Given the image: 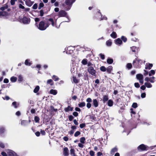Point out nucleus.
<instances>
[{
  "label": "nucleus",
  "instance_id": "680f3d73",
  "mask_svg": "<svg viewBox=\"0 0 156 156\" xmlns=\"http://www.w3.org/2000/svg\"><path fill=\"white\" fill-rule=\"evenodd\" d=\"M90 154L91 156H94V152L93 151H90Z\"/></svg>",
  "mask_w": 156,
  "mask_h": 156
},
{
  "label": "nucleus",
  "instance_id": "e2e57ef3",
  "mask_svg": "<svg viewBox=\"0 0 156 156\" xmlns=\"http://www.w3.org/2000/svg\"><path fill=\"white\" fill-rule=\"evenodd\" d=\"M44 13V12L43 10H41L40 11V16H43Z\"/></svg>",
  "mask_w": 156,
  "mask_h": 156
},
{
  "label": "nucleus",
  "instance_id": "bb28decb",
  "mask_svg": "<svg viewBox=\"0 0 156 156\" xmlns=\"http://www.w3.org/2000/svg\"><path fill=\"white\" fill-rule=\"evenodd\" d=\"M50 93L51 94L55 95L57 94V91L55 90L51 89L50 91Z\"/></svg>",
  "mask_w": 156,
  "mask_h": 156
},
{
  "label": "nucleus",
  "instance_id": "393cba45",
  "mask_svg": "<svg viewBox=\"0 0 156 156\" xmlns=\"http://www.w3.org/2000/svg\"><path fill=\"white\" fill-rule=\"evenodd\" d=\"M5 131V129L4 127H0V135H1Z\"/></svg>",
  "mask_w": 156,
  "mask_h": 156
},
{
  "label": "nucleus",
  "instance_id": "f03ea898",
  "mask_svg": "<svg viewBox=\"0 0 156 156\" xmlns=\"http://www.w3.org/2000/svg\"><path fill=\"white\" fill-rule=\"evenodd\" d=\"M143 63V61L136 58L133 60V65L135 68H140V66Z\"/></svg>",
  "mask_w": 156,
  "mask_h": 156
},
{
  "label": "nucleus",
  "instance_id": "338daca9",
  "mask_svg": "<svg viewBox=\"0 0 156 156\" xmlns=\"http://www.w3.org/2000/svg\"><path fill=\"white\" fill-rule=\"evenodd\" d=\"M86 126V125L85 123H82L80 124V126L81 128H83L84 127Z\"/></svg>",
  "mask_w": 156,
  "mask_h": 156
},
{
  "label": "nucleus",
  "instance_id": "a878e982",
  "mask_svg": "<svg viewBox=\"0 0 156 156\" xmlns=\"http://www.w3.org/2000/svg\"><path fill=\"white\" fill-rule=\"evenodd\" d=\"M47 83L48 84H49L51 86H52L54 84V82L51 79L48 80L47 81Z\"/></svg>",
  "mask_w": 156,
  "mask_h": 156
},
{
  "label": "nucleus",
  "instance_id": "1a4fd4ad",
  "mask_svg": "<svg viewBox=\"0 0 156 156\" xmlns=\"http://www.w3.org/2000/svg\"><path fill=\"white\" fill-rule=\"evenodd\" d=\"M67 13L65 11L63 10L60 11L58 13V16L59 17H64L66 16Z\"/></svg>",
  "mask_w": 156,
  "mask_h": 156
},
{
  "label": "nucleus",
  "instance_id": "f8f14e48",
  "mask_svg": "<svg viewBox=\"0 0 156 156\" xmlns=\"http://www.w3.org/2000/svg\"><path fill=\"white\" fill-rule=\"evenodd\" d=\"M118 151V148L115 147L112 148L110 151V154L112 155H113L115 153L117 152Z\"/></svg>",
  "mask_w": 156,
  "mask_h": 156
},
{
  "label": "nucleus",
  "instance_id": "bf43d9fd",
  "mask_svg": "<svg viewBox=\"0 0 156 156\" xmlns=\"http://www.w3.org/2000/svg\"><path fill=\"white\" fill-rule=\"evenodd\" d=\"M132 107L134 108H136L137 107V104L136 103H133L132 105Z\"/></svg>",
  "mask_w": 156,
  "mask_h": 156
},
{
  "label": "nucleus",
  "instance_id": "9b49d317",
  "mask_svg": "<svg viewBox=\"0 0 156 156\" xmlns=\"http://www.w3.org/2000/svg\"><path fill=\"white\" fill-rule=\"evenodd\" d=\"M22 21L24 24H28L30 22V19L29 18L24 17L23 18Z\"/></svg>",
  "mask_w": 156,
  "mask_h": 156
},
{
  "label": "nucleus",
  "instance_id": "052dcab7",
  "mask_svg": "<svg viewBox=\"0 0 156 156\" xmlns=\"http://www.w3.org/2000/svg\"><path fill=\"white\" fill-rule=\"evenodd\" d=\"M37 8V4L36 3L34 4L32 7L33 9H36Z\"/></svg>",
  "mask_w": 156,
  "mask_h": 156
},
{
  "label": "nucleus",
  "instance_id": "39448f33",
  "mask_svg": "<svg viewBox=\"0 0 156 156\" xmlns=\"http://www.w3.org/2000/svg\"><path fill=\"white\" fill-rule=\"evenodd\" d=\"M137 79L139 80L140 83L143 84L144 83L143 76L141 74H138L136 75Z\"/></svg>",
  "mask_w": 156,
  "mask_h": 156
},
{
  "label": "nucleus",
  "instance_id": "9d476101",
  "mask_svg": "<svg viewBox=\"0 0 156 156\" xmlns=\"http://www.w3.org/2000/svg\"><path fill=\"white\" fill-rule=\"evenodd\" d=\"M56 22V21L55 20H54L53 19L50 18L46 22H48L49 24L51 23L52 26L54 27L55 25Z\"/></svg>",
  "mask_w": 156,
  "mask_h": 156
},
{
  "label": "nucleus",
  "instance_id": "a19ab883",
  "mask_svg": "<svg viewBox=\"0 0 156 156\" xmlns=\"http://www.w3.org/2000/svg\"><path fill=\"white\" fill-rule=\"evenodd\" d=\"M113 62V60L112 58H108L107 60V62L109 64H111Z\"/></svg>",
  "mask_w": 156,
  "mask_h": 156
},
{
  "label": "nucleus",
  "instance_id": "8fccbe9b",
  "mask_svg": "<svg viewBox=\"0 0 156 156\" xmlns=\"http://www.w3.org/2000/svg\"><path fill=\"white\" fill-rule=\"evenodd\" d=\"M44 6V4L43 3L41 2L39 4V6L38 7V9H41V8L43 7Z\"/></svg>",
  "mask_w": 156,
  "mask_h": 156
},
{
  "label": "nucleus",
  "instance_id": "0e129e2a",
  "mask_svg": "<svg viewBox=\"0 0 156 156\" xmlns=\"http://www.w3.org/2000/svg\"><path fill=\"white\" fill-rule=\"evenodd\" d=\"M74 118V117L72 115H70L69 116V119L70 121H72Z\"/></svg>",
  "mask_w": 156,
  "mask_h": 156
},
{
  "label": "nucleus",
  "instance_id": "49530a36",
  "mask_svg": "<svg viewBox=\"0 0 156 156\" xmlns=\"http://www.w3.org/2000/svg\"><path fill=\"white\" fill-rule=\"evenodd\" d=\"M73 82L75 83H78V80L75 77L73 76Z\"/></svg>",
  "mask_w": 156,
  "mask_h": 156
},
{
  "label": "nucleus",
  "instance_id": "69168bd1",
  "mask_svg": "<svg viewBox=\"0 0 156 156\" xmlns=\"http://www.w3.org/2000/svg\"><path fill=\"white\" fill-rule=\"evenodd\" d=\"M134 86L136 88H139L140 85L138 83H134Z\"/></svg>",
  "mask_w": 156,
  "mask_h": 156
},
{
  "label": "nucleus",
  "instance_id": "20e7f679",
  "mask_svg": "<svg viewBox=\"0 0 156 156\" xmlns=\"http://www.w3.org/2000/svg\"><path fill=\"white\" fill-rule=\"evenodd\" d=\"M74 49V47L71 46L65 48V50L66 51V53L69 54H72L73 52V51Z\"/></svg>",
  "mask_w": 156,
  "mask_h": 156
},
{
  "label": "nucleus",
  "instance_id": "6ab92c4d",
  "mask_svg": "<svg viewBox=\"0 0 156 156\" xmlns=\"http://www.w3.org/2000/svg\"><path fill=\"white\" fill-rule=\"evenodd\" d=\"M115 44L118 45H120L122 43V40L119 38H117L115 40Z\"/></svg>",
  "mask_w": 156,
  "mask_h": 156
},
{
  "label": "nucleus",
  "instance_id": "aec40b11",
  "mask_svg": "<svg viewBox=\"0 0 156 156\" xmlns=\"http://www.w3.org/2000/svg\"><path fill=\"white\" fill-rule=\"evenodd\" d=\"M73 108L68 106L67 107L65 108L64 110L66 112H69V111H72L73 110Z\"/></svg>",
  "mask_w": 156,
  "mask_h": 156
},
{
  "label": "nucleus",
  "instance_id": "7ed1b4c3",
  "mask_svg": "<svg viewBox=\"0 0 156 156\" xmlns=\"http://www.w3.org/2000/svg\"><path fill=\"white\" fill-rule=\"evenodd\" d=\"M87 70L88 72L92 75L94 76H96V72L94 69L93 66L88 67Z\"/></svg>",
  "mask_w": 156,
  "mask_h": 156
},
{
  "label": "nucleus",
  "instance_id": "0eeeda50",
  "mask_svg": "<svg viewBox=\"0 0 156 156\" xmlns=\"http://www.w3.org/2000/svg\"><path fill=\"white\" fill-rule=\"evenodd\" d=\"M145 81L148 82L150 81L151 83H154L155 81V77L152 76L150 77H146L145 78Z\"/></svg>",
  "mask_w": 156,
  "mask_h": 156
},
{
  "label": "nucleus",
  "instance_id": "c756f323",
  "mask_svg": "<svg viewBox=\"0 0 156 156\" xmlns=\"http://www.w3.org/2000/svg\"><path fill=\"white\" fill-rule=\"evenodd\" d=\"M112 69V67L111 66H109L106 69L108 73H110Z\"/></svg>",
  "mask_w": 156,
  "mask_h": 156
},
{
  "label": "nucleus",
  "instance_id": "cd10ccee",
  "mask_svg": "<svg viewBox=\"0 0 156 156\" xmlns=\"http://www.w3.org/2000/svg\"><path fill=\"white\" fill-rule=\"evenodd\" d=\"M17 80V78L15 76H13L10 79V81L12 82H16Z\"/></svg>",
  "mask_w": 156,
  "mask_h": 156
},
{
  "label": "nucleus",
  "instance_id": "3c124183",
  "mask_svg": "<svg viewBox=\"0 0 156 156\" xmlns=\"http://www.w3.org/2000/svg\"><path fill=\"white\" fill-rule=\"evenodd\" d=\"M80 132L79 131H77L74 134V136L75 137H77L80 135Z\"/></svg>",
  "mask_w": 156,
  "mask_h": 156
},
{
  "label": "nucleus",
  "instance_id": "09e8293b",
  "mask_svg": "<svg viewBox=\"0 0 156 156\" xmlns=\"http://www.w3.org/2000/svg\"><path fill=\"white\" fill-rule=\"evenodd\" d=\"M39 118L37 116L34 117V120L36 122H38L39 121Z\"/></svg>",
  "mask_w": 156,
  "mask_h": 156
},
{
  "label": "nucleus",
  "instance_id": "dca6fc26",
  "mask_svg": "<svg viewBox=\"0 0 156 156\" xmlns=\"http://www.w3.org/2000/svg\"><path fill=\"white\" fill-rule=\"evenodd\" d=\"M63 154L65 156H67L69 155V151L67 147H65L64 148Z\"/></svg>",
  "mask_w": 156,
  "mask_h": 156
},
{
  "label": "nucleus",
  "instance_id": "e433bc0d",
  "mask_svg": "<svg viewBox=\"0 0 156 156\" xmlns=\"http://www.w3.org/2000/svg\"><path fill=\"white\" fill-rule=\"evenodd\" d=\"M86 105V104L84 102H82L78 104L80 108H82L85 106Z\"/></svg>",
  "mask_w": 156,
  "mask_h": 156
},
{
  "label": "nucleus",
  "instance_id": "79ce46f5",
  "mask_svg": "<svg viewBox=\"0 0 156 156\" xmlns=\"http://www.w3.org/2000/svg\"><path fill=\"white\" fill-rule=\"evenodd\" d=\"M52 78L55 81H57L59 80V78L55 75H53L52 77Z\"/></svg>",
  "mask_w": 156,
  "mask_h": 156
},
{
  "label": "nucleus",
  "instance_id": "7c9ffc66",
  "mask_svg": "<svg viewBox=\"0 0 156 156\" xmlns=\"http://www.w3.org/2000/svg\"><path fill=\"white\" fill-rule=\"evenodd\" d=\"M29 60L26 59L25 62V64L26 66H30L32 63L30 62H29Z\"/></svg>",
  "mask_w": 156,
  "mask_h": 156
},
{
  "label": "nucleus",
  "instance_id": "c03bdc74",
  "mask_svg": "<svg viewBox=\"0 0 156 156\" xmlns=\"http://www.w3.org/2000/svg\"><path fill=\"white\" fill-rule=\"evenodd\" d=\"M126 67L129 69H130L132 67V65L130 63H128L126 65Z\"/></svg>",
  "mask_w": 156,
  "mask_h": 156
},
{
  "label": "nucleus",
  "instance_id": "603ef678",
  "mask_svg": "<svg viewBox=\"0 0 156 156\" xmlns=\"http://www.w3.org/2000/svg\"><path fill=\"white\" fill-rule=\"evenodd\" d=\"M17 0H11L10 3L11 5H13L15 4L16 2L17 1Z\"/></svg>",
  "mask_w": 156,
  "mask_h": 156
},
{
  "label": "nucleus",
  "instance_id": "f3484780",
  "mask_svg": "<svg viewBox=\"0 0 156 156\" xmlns=\"http://www.w3.org/2000/svg\"><path fill=\"white\" fill-rule=\"evenodd\" d=\"M93 104L94 106L96 108L98 106V102L96 99H94L93 100Z\"/></svg>",
  "mask_w": 156,
  "mask_h": 156
},
{
  "label": "nucleus",
  "instance_id": "864d4df0",
  "mask_svg": "<svg viewBox=\"0 0 156 156\" xmlns=\"http://www.w3.org/2000/svg\"><path fill=\"white\" fill-rule=\"evenodd\" d=\"M87 66L88 67H93V64L90 62H87Z\"/></svg>",
  "mask_w": 156,
  "mask_h": 156
},
{
  "label": "nucleus",
  "instance_id": "4c0bfd02",
  "mask_svg": "<svg viewBox=\"0 0 156 156\" xmlns=\"http://www.w3.org/2000/svg\"><path fill=\"white\" fill-rule=\"evenodd\" d=\"M82 63L83 65H86L87 63V59H83L81 62Z\"/></svg>",
  "mask_w": 156,
  "mask_h": 156
},
{
  "label": "nucleus",
  "instance_id": "b1692460",
  "mask_svg": "<svg viewBox=\"0 0 156 156\" xmlns=\"http://www.w3.org/2000/svg\"><path fill=\"white\" fill-rule=\"evenodd\" d=\"M8 13L5 11L0 12V17L3 16L7 15Z\"/></svg>",
  "mask_w": 156,
  "mask_h": 156
},
{
  "label": "nucleus",
  "instance_id": "72a5a7b5",
  "mask_svg": "<svg viewBox=\"0 0 156 156\" xmlns=\"http://www.w3.org/2000/svg\"><path fill=\"white\" fill-rule=\"evenodd\" d=\"M113 101L111 100H109L108 101V106L111 107L113 105Z\"/></svg>",
  "mask_w": 156,
  "mask_h": 156
},
{
  "label": "nucleus",
  "instance_id": "c9c22d12",
  "mask_svg": "<svg viewBox=\"0 0 156 156\" xmlns=\"http://www.w3.org/2000/svg\"><path fill=\"white\" fill-rule=\"evenodd\" d=\"M70 153L71 154L72 156H76V155L75 154V150L73 149L72 148L70 150Z\"/></svg>",
  "mask_w": 156,
  "mask_h": 156
},
{
  "label": "nucleus",
  "instance_id": "de8ad7c7",
  "mask_svg": "<svg viewBox=\"0 0 156 156\" xmlns=\"http://www.w3.org/2000/svg\"><path fill=\"white\" fill-rule=\"evenodd\" d=\"M108 100V98L107 96L105 95L104 96L103 101L104 102H106Z\"/></svg>",
  "mask_w": 156,
  "mask_h": 156
},
{
  "label": "nucleus",
  "instance_id": "5fc2aeb1",
  "mask_svg": "<svg viewBox=\"0 0 156 156\" xmlns=\"http://www.w3.org/2000/svg\"><path fill=\"white\" fill-rule=\"evenodd\" d=\"M0 147L3 148H4L5 147L4 144L1 141H0Z\"/></svg>",
  "mask_w": 156,
  "mask_h": 156
},
{
  "label": "nucleus",
  "instance_id": "4d7b16f0",
  "mask_svg": "<svg viewBox=\"0 0 156 156\" xmlns=\"http://www.w3.org/2000/svg\"><path fill=\"white\" fill-rule=\"evenodd\" d=\"M19 7L20 9H25V7L21 4H19Z\"/></svg>",
  "mask_w": 156,
  "mask_h": 156
},
{
  "label": "nucleus",
  "instance_id": "37998d69",
  "mask_svg": "<svg viewBox=\"0 0 156 156\" xmlns=\"http://www.w3.org/2000/svg\"><path fill=\"white\" fill-rule=\"evenodd\" d=\"M85 138L84 137H82L80 139V141L81 143L82 144L85 143Z\"/></svg>",
  "mask_w": 156,
  "mask_h": 156
},
{
  "label": "nucleus",
  "instance_id": "13d9d810",
  "mask_svg": "<svg viewBox=\"0 0 156 156\" xmlns=\"http://www.w3.org/2000/svg\"><path fill=\"white\" fill-rule=\"evenodd\" d=\"M86 101L87 103H90L92 102V99L91 98H88L86 99Z\"/></svg>",
  "mask_w": 156,
  "mask_h": 156
},
{
  "label": "nucleus",
  "instance_id": "a211bd4d",
  "mask_svg": "<svg viewBox=\"0 0 156 156\" xmlns=\"http://www.w3.org/2000/svg\"><path fill=\"white\" fill-rule=\"evenodd\" d=\"M153 66V64L151 63H146L145 65V69H150Z\"/></svg>",
  "mask_w": 156,
  "mask_h": 156
},
{
  "label": "nucleus",
  "instance_id": "f257e3e1",
  "mask_svg": "<svg viewBox=\"0 0 156 156\" xmlns=\"http://www.w3.org/2000/svg\"><path fill=\"white\" fill-rule=\"evenodd\" d=\"M35 25L39 29L41 30H44L49 27V24L48 22H46L45 23L43 21H41L40 22L38 25L37 23H36Z\"/></svg>",
  "mask_w": 156,
  "mask_h": 156
},
{
  "label": "nucleus",
  "instance_id": "2f4dec72",
  "mask_svg": "<svg viewBox=\"0 0 156 156\" xmlns=\"http://www.w3.org/2000/svg\"><path fill=\"white\" fill-rule=\"evenodd\" d=\"M131 50L132 51L135 52L137 50L138 48L136 46H133L130 48Z\"/></svg>",
  "mask_w": 156,
  "mask_h": 156
},
{
  "label": "nucleus",
  "instance_id": "4be33fe9",
  "mask_svg": "<svg viewBox=\"0 0 156 156\" xmlns=\"http://www.w3.org/2000/svg\"><path fill=\"white\" fill-rule=\"evenodd\" d=\"M112 41L110 39L107 41L106 42V44L107 46L109 47L112 45Z\"/></svg>",
  "mask_w": 156,
  "mask_h": 156
},
{
  "label": "nucleus",
  "instance_id": "473e14b6",
  "mask_svg": "<svg viewBox=\"0 0 156 156\" xmlns=\"http://www.w3.org/2000/svg\"><path fill=\"white\" fill-rule=\"evenodd\" d=\"M155 73V71L154 70H151L149 73V76L154 75Z\"/></svg>",
  "mask_w": 156,
  "mask_h": 156
},
{
  "label": "nucleus",
  "instance_id": "ddd939ff",
  "mask_svg": "<svg viewBox=\"0 0 156 156\" xmlns=\"http://www.w3.org/2000/svg\"><path fill=\"white\" fill-rule=\"evenodd\" d=\"M76 0H66L65 2L67 5H71L74 3Z\"/></svg>",
  "mask_w": 156,
  "mask_h": 156
},
{
  "label": "nucleus",
  "instance_id": "a18cd8bd",
  "mask_svg": "<svg viewBox=\"0 0 156 156\" xmlns=\"http://www.w3.org/2000/svg\"><path fill=\"white\" fill-rule=\"evenodd\" d=\"M100 70L102 72H105L106 70V69L104 66H101L100 68Z\"/></svg>",
  "mask_w": 156,
  "mask_h": 156
},
{
  "label": "nucleus",
  "instance_id": "c85d7f7f",
  "mask_svg": "<svg viewBox=\"0 0 156 156\" xmlns=\"http://www.w3.org/2000/svg\"><path fill=\"white\" fill-rule=\"evenodd\" d=\"M18 81L20 82L21 83L23 81V79L22 76L21 75H19L18 76Z\"/></svg>",
  "mask_w": 156,
  "mask_h": 156
},
{
  "label": "nucleus",
  "instance_id": "6e6552de",
  "mask_svg": "<svg viewBox=\"0 0 156 156\" xmlns=\"http://www.w3.org/2000/svg\"><path fill=\"white\" fill-rule=\"evenodd\" d=\"M9 156H14L16 153L13 151L8 149L6 150Z\"/></svg>",
  "mask_w": 156,
  "mask_h": 156
},
{
  "label": "nucleus",
  "instance_id": "6e6d98bb",
  "mask_svg": "<svg viewBox=\"0 0 156 156\" xmlns=\"http://www.w3.org/2000/svg\"><path fill=\"white\" fill-rule=\"evenodd\" d=\"M121 39L124 42H126L127 41V38L124 36H122Z\"/></svg>",
  "mask_w": 156,
  "mask_h": 156
},
{
  "label": "nucleus",
  "instance_id": "f704fd0d",
  "mask_svg": "<svg viewBox=\"0 0 156 156\" xmlns=\"http://www.w3.org/2000/svg\"><path fill=\"white\" fill-rule=\"evenodd\" d=\"M8 8V6L6 5H4L3 6L0 8V10L3 11L6 9Z\"/></svg>",
  "mask_w": 156,
  "mask_h": 156
},
{
  "label": "nucleus",
  "instance_id": "5701e85b",
  "mask_svg": "<svg viewBox=\"0 0 156 156\" xmlns=\"http://www.w3.org/2000/svg\"><path fill=\"white\" fill-rule=\"evenodd\" d=\"M144 85L148 88H150L152 87V85L150 83L147 82L145 83Z\"/></svg>",
  "mask_w": 156,
  "mask_h": 156
},
{
  "label": "nucleus",
  "instance_id": "423d86ee",
  "mask_svg": "<svg viewBox=\"0 0 156 156\" xmlns=\"http://www.w3.org/2000/svg\"><path fill=\"white\" fill-rule=\"evenodd\" d=\"M148 148V147L143 144H141L139 146L137 149L139 150L144 151L147 150Z\"/></svg>",
  "mask_w": 156,
  "mask_h": 156
},
{
  "label": "nucleus",
  "instance_id": "774afa93",
  "mask_svg": "<svg viewBox=\"0 0 156 156\" xmlns=\"http://www.w3.org/2000/svg\"><path fill=\"white\" fill-rule=\"evenodd\" d=\"M1 154L3 156H8V155L6 152L4 151L2 152L1 153Z\"/></svg>",
  "mask_w": 156,
  "mask_h": 156
},
{
  "label": "nucleus",
  "instance_id": "412c9836",
  "mask_svg": "<svg viewBox=\"0 0 156 156\" xmlns=\"http://www.w3.org/2000/svg\"><path fill=\"white\" fill-rule=\"evenodd\" d=\"M110 36L112 38L115 39L117 37V35L116 33L115 32H113L110 34Z\"/></svg>",
  "mask_w": 156,
  "mask_h": 156
},
{
  "label": "nucleus",
  "instance_id": "2eb2a0df",
  "mask_svg": "<svg viewBox=\"0 0 156 156\" xmlns=\"http://www.w3.org/2000/svg\"><path fill=\"white\" fill-rule=\"evenodd\" d=\"M25 1L26 5L29 7L31 6L33 4V2L30 0H26Z\"/></svg>",
  "mask_w": 156,
  "mask_h": 156
},
{
  "label": "nucleus",
  "instance_id": "4468645a",
  "mask_svg": "<svg viewBox=\"0 0 156 156\" xmlns=\"http://www.w3.org/2000/svg\"><path fill=\"white\" fill-rule=\"evenodd\" d=\"M30 122V120H29V122H28L27 120H23L21 121L20 124L22 126H27L28 124Z\"/></svg>",
  "mask_w": 156,
  "mask_h": 156
},
{
  "label": "nucleus",
  "instance_id": "58836bf2",
  "mask_svg": "<svg viewBox=\"0 0 156 156\" xmlns=\"http://www.w3.org/2000/svg\"><path fill=\"white\" fill-rule=\"evenodd\" d=\"M39 87L38 86H37L34 89V92L35 93H37L39 91Z\"/></svg>",
  "mask_w": 156,
  "mask_h": 156
},
{
  "label": "nucleus",
  "instance_id": "ea45409f",
  "mask_svg": "<svg viewBox=\"0 0 156 156\" xmlns=\"http://www.w3.org/2000/svg\"><path fill=\"white\" fill-rule=\"evenodd\" d=\"M12 105L15 108H16L19 105V104H17L16 102L14 101L12 102Z\"/></svg>",
  "mask_w": 156,
  "mask_h": 156
}]
</instances>
